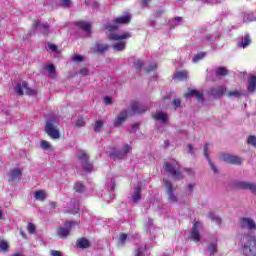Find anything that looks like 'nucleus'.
Listing matches in <instances>:
<instances>
[{
	"label": "nucleus",
	"instance_id": "1",
	"mask_svg": "<svg viewBox=\"0 0 256 256\" xmlns=\"http://www.w3.org/2000/svg\"><path fill=\"white\" fill-rule=\"evenodd\" d=\"M145 111H147V106L134 101L131 103L129 112H127V110H122L119 113V115L117 116V118L114 121V126L119 127L120 125H123V123H125V119H127L128 115H137L139 113H145Z\"/></svg>",
	"mask_w": 256,
	"mask_h": 256
},
{
	"label": "nucleus",
	"instance_id": "2",
	"mask_svg": "<svg viewBox=\"0 0 256 256\" xmlns=\"http://www.w3.org/2000/svg\"><path fill=\"white\" fill-rule=\"evenodd\" d=\"M241 249L245 256H256L255 236L245 235L241 238Z\"/></svg>",
	"mask_w": 256,
	"mask_h": 256
},
{
	"label": "nucleus",
	"instance_id": "3",
	"mask_svg": "<svg viewBox=\"0 0 256 256\" xmlns=\"http://www.w3.org/2000/svg\"><path fill=\"white\" fill-rule=\"evenodd\" d=\"M59 121L55 117L48 118L46 120L45 131L52 139H59L61 137L59 129H57Z\"/></svg>",
	"mask_w": 256,
	"mask_h": 256
},
{
	"label": "nucleus",
	"instance_id": "4",
	"mask_svg": "<svg viewBox=\"0 0 256 256\" xmlns=\"http://www.w3.org/2000/svg\"><path fill=\"white\" fill-rule=\"evenodd\" d=\"M165 170L174 177V179H183V174L179 171V162L176 160H170L165 164Z\"/></svg>",
	"mask_w": 256,
	"mask_h": 256
},
{
	"label": "nucleus",
	"instance_id": "5",
	"mask_svg": "<svg viewBox=\"0 0 256 256\" xmlns=\"http://www.w3.org/2000/svg\"><path fill=\"white\" fill-rule=\"evenodd\" d=\"M168 203H171L173 205L179 203V197H177V194L175 193V188H173V184L169 180H163Z\"/></svg>",
	"mask_w": 256,
	"mask_h": 256
},
{
	"label": "nucleus",
	"instance_id": "6",
	"mask_svg": "<svg viewBox=\"0 0 256 256\" xmlns=\"http://www.w3.org/2000/svg\"><path fill=\"white\" fill-rule=\"evenodd\" d=\"M76 157L86 173H91V171H93V164L89 163V156L87 153L79 151L76 154Z\"/></svg>",
	"mask_w": 256,
	"mask_h": 256
},
{
	"label": "nucleus",
	"instance_id": "7",
	"mask_svg": "<svg viewBox=\"0 0 256 256\" xmlns=\"http://www.w3.org/2000/svg\"><path fill=\"white\" fill-rule=\"evenodd\" d=\"M14 91L16 95H37V91L28 88L27 82H19L14 86Z\"/></svg>",
	"mask_w": 256,
	"mask_h": 256
},
{
	"label": "nucleus",
	"instance_id": "8",
	"mask_svg": "<svg viewBox=\"0 0 256 256\" xmlns=\"http://www.w3.org/2000/svg\"><path fill=\"white\" fill-rule=\"evenodd\" d=\"M131 21V15L126 14L115 19V25H106L107 31H115L119 29V25H125Z\"/></svg>",
	"mask_w": 256,
	"mask_h": 256
},
{
	"label": "nucleus",
	"instance_id": "9",
	"mask_svg": "<svg viewBox=\"0 0 256 256\" xmlns=\"http://www.w3.org/2000/svg\"><path fill=\"white\" fill-rule=\"evenodd\" d=\"M132 149L133 148L131 147V145L124 144L123 147H122V151H120V152L113 149L110 152V157L114 160L123 159V157H125V155H128V153H131Z\"/></svg>",
	"mask_w": 256,
	"mask_h": 256
},
{
	"label": "nucleus",
	"instance_id": "10",
	"mask_svg": "<svg viewBox=\"0 0 256 256\" xmlns=\"http://www.w3.org/2000/svg\"><path fill=\"white\" fill-rule=\"evenodd\" d=\"M239 225L245 231H255L256 229L255 220L250 217L240 218Z\"/></svg>",
	"mask_w": 256,
	"mask_h": 256
},
{
	"label": "nucleus",
	"instance_id": "11",
	"mask_svg": "<svg viewBox=\"0 0 256 256\" xmlns=\"http://www.w3.org/2000/svg\"><path fill=\"white\" fill-rule=\"evenodd\" d=\"M220 159L230 165H241V163H243V158L233 154H222Z\"/></svg>",
	"mask_w": 256,
	"mask_h": 256
},
{
	"label": "nucleus",
	"instance_id": "12",
	"mask_svg": "<svg viewBox=\"0 0 256 256\" xmlns=\"http://www.w3.org/2000/svg\"><path fill=\"white\" fill-rule=\"evenodd\" d=\"M201 229H203V224L201 222L197 221L193 224L191 234H190L192 241L199 243V241L201 240V235L199 234Z\"/></svg>",
	"mask_w": 256,
	"mask_h": 256
},
{
	"label": "nucleus",
	"instance_id": "13",
	"mask_svg": "<svg viewBox=\"0 0 256 256\" xmlns=\"http://www.w3.org/2000/svg\"><path fill=\"white\" fill-rule=\"evenodd\" d=\"M225 91H227L225 86H218L210 88L208 90V94L214 97V99H219V97H223V95H225Z\"/></svg>",
	"mask_w": 256,
	"mask_h": 256
},
{
	"label": "nucleus",
	"instance_id": "14",
	"mask_svg": "<svg viewBox=\"0 0 256 256\" xmlns=\"http://www.w3.org/2000/svg\"><path fill=\"white\" fill-rule=\"evenodd\" d=\"M219 240H217V236L213 235L210 237V240L207 245V252L209 255H215L217 253V243Z\"/></svg>",
	"mask_w": 256,
	"mask_h": 256
},
{
	"label": "nucleus",
	"instance_id": "15",
	"mask_svg": "<svg viewBox=\"0 0 256 256\" xmlns=\"http://www.w3.org/2000/svg\"><path fill=\"white\" fill-rule=\"evenodd\" d=\"M235 187H237V189H247L252 193H256V185L251 182L238 181L235 183Z\"/></svg>",
	"mask_w": 256,
	"mask_h": 256
},
{
	"label": "nucleus",
	"instance_id": "16",
	"mask_svg": "<svg viewBox=\"0 0 256 256\" xmlns=\"http://www.w3.org/2000/svg\"><path fill=\"white\" fill-rule=\"evenodd\" d=\"M75 224V222L70 221L68 222V227L69 228H63L60 227L57 230V235L60 239H66V237H69V233H71V227H73V225Z\"/></svg>",
	"mask_w": 256,
	"mask_h": 256
},
{
	"label": "nucleus",
	"instance_id": "17",
	"mask_svg": "<svg viewBox=\"0 0 256 256\" xmlns=\"http://www.w3.org/2000/svg\"><path fill=\"white\" fill-rule=\"evenodd\" d=\"M186 99H189V97H195L199 103H203V92H200L198 90L192 89L188 90V93L184 95Z\"/></svg>",
	"mask_w": 256,
	"mask_h": 256
},
{
	"label": "nucleus",
	"instance_id": "18",
	"mask_svg": "<svg viewBox=\"0 0 256 256\" xmlns=\"http://www.w3.org/2000/svg\"><path fill=\"white\" fill-rule=\"evenodd\" d=\"M209 151H211V144H205L204 146V157H206L212 171L214 173H218L217 171V167H215V164H213V162L211 161V159H209Z\"/></svg>",
	"mask_w": 256,
	"mask_h": 256
},
{
	"label": "nucleus",
	"instance_id": "19",
	"mask_svg": "<svg viewBox=\"0 0 256 256\" xmlns=\"http://www.w3.org/2000/svg\"><path fill=\"white\" fill-rule=\"evenodd\" d=\"M33 26L35 29H39L43 33V35H47L49 33V24L48 23H43L41 21H35Z\"/></svg>",
	"mask_w": 256,
	"mask_h": 256
},
{
	"label": "nucleus",
	"instance_id": "20",
	"mask_svg": "<svg viewBox=\"0 0 256 256\" xmlns=\"http://www.w3.org/2000/svg\"><path fill=\"white\" fill-rule=\"evenodd\" d=\"M153 118L155 119V121H158L159 123H167V121H169V116L167 115V113L165 112H156L153 115Z\"/></svg>",
	"mask_w": 256,
	"mask_h": 256
},
{
	"label": "nucleus",
	"instance_id": "21",
	"mask_svg": "<svg viewBox=\"0 0 256 256\" xmlns=\"http://www.w3.org/2000/svg\"><path fill=\"white\" fill-rule=\"evenodd\" d=\"M131 199L133 203H139L141 201V184H137L134 188Z\"/></svg>",
	"mask_w": 256,
	"mask_h": 256
},
{
	"label": "nucleus",
	"instance_id": "22",
	"mask_svg": "<svg viewBox=\"0 0 256 256\" xmlns=\"http://www.w3.org/2000/svg\"><path fill=\"white\" fill-rule=\"evenodd\" d=\"M131 37V34L129 32H126L122 35L111 33L109 35V39L114 40V41H123V39H129Z\"/></svg>",
	"mask_w": 256,
	"mask_h": 256
},
{
	"label": "nucleus",
	"instance_id": "23",
	"mask_svg": "<svg viewBox=\"0 0 256 256\" xmlns=\"http://www.w3.org/2000/svg\"><path fill=\"white\" fill-rule=\"evenodd\" d=\"M77 25L80 29H82V31H85L87 35L91 34V23L86 21H80V22H77Z\"/></svg>",
	"mask_w": 256,
	"mask_h": 256
},
{
	"label": "nucleus",
	"instance_id": "24",
	"mask_svg": "<svg viewBox=\"0 0 256 256\" xmlns=\"http://www.w3.org/2000/svg\"><path fill=\"white\" fill-rule=\"evenodd\" d=\"M238 47L240 49H246V47H249L251 45V37L249 35L244 36L240 42H238Z\"/></svg>",
	"mask_w": 256,
	"mask_h": 256
},
{
	"label": "nucleus",
	"instance_id": "25",
	"mask_svg": "<svg viewBox=\"0 0 256 256\" xmlns=\"http://www.w3.org/2000/svg\"><path fill=\"white\" fill-rule=\"evenodd\" d=\"M107 49H109V45L97 42L93 48V51L94 53H105Z\"/></svg>",
	"mask_w": 256,
	"mask_h": 256
},
{
	"label": "nucleus",
	"instance_id": "26",
	"mask_svg": "<svg viewBox=\"0 0 256 256\" xmlns=\"http://www.w3.org/2000/svg\"><path fill=\"white\" fill-rule=\"evenodd\" d=\"M9 175H10V181H19L22 175L21 169L19 168L14 169L10 172Z\"/></svg>",
	"mask_w": 256,
	"mask_h": 256
},
{
	"label": "nucleus",
	"instance_id": "27",
	"mask_svg": "<svg viewBox=\"0 0 256 256\" xmlns=\"http://www.w3.org/2000/svg\"><path fill=\"white\" fill-rule=\"evenodd\" d=\"M34 198L36 199V201H45V199H47V191L37 190L34 193Z\"/></svg>",
	"mask_w": 256,
	"mask_h": 256
},
{
	"label": "nucleus",
	"instance_id": "28",
	"mask_svg": "<svg viewBox=\"0 0 256 256\" xmlns=\"http://www.w3.org/2000/svg\"><path fill=\"white\" fill-rule=\"evenodd\" d=\"M187 77H189L188 72L183 70L177 72L174 76V79H177V81H186Z\"/></svg>",
	"mask_w": 256,
	"mask_h": 256
},
{
	"label": "nucleus",
	"instance_id": "29",
	"mask_svg": "<svg viewBox=\"0 0 256 256\" xmlns=\"http://www.w3.org/2000/svg\"><path fill=\"white\" fill-rule=\"evenodd\" d=\"M256 89V76H252L248 81V91L249 93H254Z\"/></svg>",
	"mask_w": 256,
	"mask_h": 256
},
{
	"label": "nucleus",
	"instance_id": "30",
	"mask_svg": "<svg viewBox=\"0 0 256 256\" xmlns=\"http://www.w3.org/2000/svg\"><path fill=\"white\" fill-rule=\"evenodd\" d=\"M77 245L80 247V249H87L91 246V243L87 240V238H81L77 241Z\"/></svg>",
	"mask_w": 256,
	"mask_h": 256
},
{
	"label": "nucleus",
	"instance_id": "31",
	"mask_svg": "<svg viewBox=\"0 0 256 256\" xmlns=\"http://www.w3.org/2000/svg\"><path fill=\"white\" fill-rule=\"evenodd\" d=\"M125 41H120V42H116L115 44H113V49L114 51H125Z\"/></svg>",
	"mask_w": 256,
	"mask_h": 256
},
{
	"label": "nucleus",
	"instance_id": "32",
	"mask_svg": "<svg viewBox=\"0 0 256 256\" xmlns=\"http://www.w3.org/2000/svg\"><path fill=\"white\" fill-rule=\"evenodd\" d=\"M205 55H207L205 52H200V53L196 54L193 57L192 62L199 63V61H201L202 59H205Z\"/></svg>",
	"mask_w": 256,
	"mask_h": 256
},
{
	"label": "nucleus",
	"instance_id": "33",
	"mask_svg": "<svg viewBox=\"0 0 256 256\" xmlns=\"http://www.w3.org/2000/svg\"><path fill=\"white\" fill-rule=\"evenodd\" d=\"M44 68L46 69V71H48V73H50L52 77H55V65L46 64Z\"/></svg>",
	"mask_w": 256,
	"mask_h": 256
},
{
	"label": "nucleus",
	"instance_id": "34",
	"mask_svg": "<svg viewBox=\"0 0 256 256\" xmlns=\"http://www.w3.org/2000/svg\"><path fill=\"white\" fill-rule=\"evenodd\" d=\"M210 219L216 223V225H221V218L219 216L215 215V213L211 212L209 215Z\"/></svg>",
	"mask_w": 256,
	"mask_h": 256
},
{
	"label": "nucleus",
	"instance_id": "35",
	"mask_svg": "<svg viewBox=\"0 0 256 256\" xmlns=\"http://www.w3.org/2000/svg\"><path fill=\"white\" fill-rule=\"evenodd\" d=\"M241 95H243V92L241 90H234V91H230L228 93V97H241Z\"/></svg>",
	"mask_w": 256,
	"mask_h": 256
},
{
	"label": "nucleus",
	"instance_id": "36",
	"mask_svg": "<svg viewBox=\"0 0 256 256\" xmlns=\"http://www.w3.org/2000/svg\"><path fill=\"white\" fill-rule=\"evenodd\" d=\"M101 129H103V121L102 120H98L95 125H94V131L96 133H99V131H101Z\"/></svg>",
	"mask_w": 256,
	"mask_h": 256
},
{
	"label": "nucleus",
	"instance_id": "37",
	"mask_svg": "<svg viewBox=\"0 0 256 256\" xmlns=\"http://www.w3.org/2000/svg\"><path fill=\"white\" fill-rule=\"evenodd\" d=\"M84 57H83V55H79V54H74L73 56H72V61H74L75 63H81V62H83L84 61Z\"/></svg>",
	"mask_w": 256,
	"mask_h": 256
},
{
	"label": "nucleus",
	"instance_id": "38",
	"mask_svg": "<svg viewBox=\"0 0 256 256\" xmlns=\"http://www.w3.org/2000/svg\"><path fill=\"white\" fill-rule=\"evenodd\" d=\"M106 187H107L109 193H111V191H115V181L110 180L108 183H106Z\"/></svg>",
	"mask_w": 256,
	"mask_h": 256
},
{
	"label": "nucleus",
	"instance_id": "39",
	"mask_svg": "<svg viewBox=\"0 0 256 256\" xmlns=\"http://www.w3.org/2000/svg\"><path fill=\"white\" fill-rule=\"evenodd\" d=\"M247 143L248 145H252L253 147H256V136L255 135L249 136L247 139Z\"/></svg>",
	"mask_w": 256,
	"mask_h": 256
},
{
	"label": "nucleus",
	"instance_id": "40",
	"mask_svg": "<svg viewBox=\"0 0 256 256\" xmlns=\"http://www.w3.org/2000/svg\"><path fill=\"white\" fill-rule=\"evenodd\" d=\"M216 75H219V76H225L227 75V68L225 67H220L216 70Z\"/></svg>",
	"mask_w": 256,
	"mask_h": 256
},
{
	"label": "nucleus",
	"instance_id": "41",
	"mask_svg": "<svg viewBox=\"0 0 256 256\" xmlns=\"http://www.w3.org/2000/svg\"><path fill=\"white\" fill-rule=\"evenodd\" d=\"M243 21L245 23L249 22V21H255V15L253 14H245L243 17Z\"/></svg>",
	"mask_w": 256,
	"mask_h": 256
},
{
	"label": "nucleus",
	"instance_id": "42",
	"mask_svg": "<svg viewBox=\"0 0 256 256\" xmlns=\"http://www.w3.org/2000/svg\"><path fill=\"white\" fill-rule=\"evenodd\" d=\"M74 189L77 193H83L85 187L83 186V184L78 182L75 184Z\"/></svg>",
	"mask_w": 256,
	"mask_h": 256
},
{
	"label": "nucleus",
	"instance_id": "43",
	"mask_svg": "<svg viewBox=\"0 0 256 256\" xmlns=\"http://www.w3.org/2000/svg\"><path fill=\"white\" fill-rule=\"evenodd\" d=\"M27 230H28V233H30L31 235L35 234V231H36L35 224L28 223Z\"/></svg>",
	"mask_w": 256,
	"mask_h": 256
},
{
	"label": "nucleus",
	"instance_id": "44",
	"mask_svg": "<svg viewBox=\"0 0 256 256\" xmlns=\"http://www.w3.org/2000/svg\"><path fill=\"white\" fill-rule=\"evenodd\" d=\"M7 249H9V243H7L5 240H2L0 242V251H7Z\"/></svg>",
	"mask_w": 256,
	"mask_h": 256
},
{
	"label": "nucleus",
	"instance_id": "45",
	"mask_svg": "<svg viewBox=\"0 0 256 256\" xmlns=\"http://www.w3.org/2000/svg\"><path fill=\"white\" fill-rule=\"evenodd\" d=\"M207 41L213 42L219 39V34H209L206 36Z\"/></svg>",
	"mask_w": 256,
	"mask_h": 256
},
{
	"label": "nucleus",
	"instance_id": "46",
	"mask_svg": "<svg viewBox=\"0 0 256 256\" xmlns=\"http://www.w3.org/2000/svg\"><path fill=\"white\" fill-rule=\"evenodd\" d=\"M145 249H146L145 246H142V247L138 248L135 256H145V254H143L145 252Z\"/></svg>",
	"mask_w": 256,
	"mask_h": 256
},
{
	"label": "nucleus",
	"instance_id": "47",
	"mask_svg": "<svg viewBox=\"0 0 256 256\" xmlns=\"http://www.w3.org/2000/svg\"><path fill=\"white\" fill-rule=\"evenodd\" d=\"M143 65H144L143 60H136L134 62L135 69H141V67H143Z\"/></svg>",
	"mask_w": 256,
	"mask_h": 256
},
{
	"label": "nucleus",
	"instance_id": "48",
	"mask_svg": "<svg viewBox=\"0 0 256 256\" xmlns=\"http://www.w3.org/2000/svg\"><path fill=\"white\" fill-rule=\"evenodd\" d=\"M85 125V119L78 118L76 121V127H83Z\"/></svg>",
	"mask_w": 256,
	"mask_h": 256
},
{
	"label": "nucleus",
	"instance_id": "49",
	"mask_svg": "<svg viewBox=\"0 0 256 256\" xmlns=\"http://www.w3.org/2000/svg\"><path fill=\"white\" fill-rule=\"evenodd\" d=\"M51 147V144L48 141L43 140L41 142V148L42 149H49Z\"/></svg>",
	"mask_w": 256,
	"mask_h": 256
},
{
	"label": "nucleus",
	"instance_id": "50",
	"mask_svg": "<svg viewBox=\"0 0 256 256\" xmlns=\"http://www.w3.org/2000/svg\"><path fill=\"white\" fill-rule=\"evenodd\" d=\"M60 5L62 7H69L71 5V0H60Z\"/></svg>",
	"mask_w": 256,
	"mask_h": 256
},
{
	"label": "nucleus",
	"instance_id": "51",
	"mask_svg": "<svg viewBox=\"0 0 256 256\" xmlns=\"http://www.w3.org/2000/svg\"><path fill=\"white\" fill-rule=\"evenodd\" d=\"M0 113H9V108H7L5 104H0Z\"/></svg>",
	"mask_w": 256,
	"mask_h": 256
},
{
	"label": "nucleus",
	"instance_id": "52",
	"mask_svg": "<svg viewBox=\"0 0 256 256\" xmlns=\"http://www.w3.org/2000/svg\"><path fill=\"white\" fill-rule=\"evenodd\" d=\"M119 241L122 245H124L125 241H127V234H121L119 237Z\"/></svg>",
	"mask_w": 256,
	"mask_h": 256
},
{
	"label": "nucleus",
	"instance_id": "53",
	"mask_svg": "<svg viewBox=\"0 0 256 256\" xmlns=\"http://www.w3.org/2000/svg\"><path fill=\"white\" fill-rule=\"evenodd\" d=\"M155 69H157V64L156 63H152L150 64L149 68H146L147 73L151 72V71H155Z\"/></svg>",
	"mask_w": 256,
	"mask_h": 256
},
{
	"label": "nucleus",
	"instance_id": "54",
	"mask_svg": "<svg viewBox=\"0 0 256 256\" xmlns=\"http://www.w3.org/2000/svg\"><path fill=\"white\" fill-rule=\"evenodd\" d=\"M48 49H50V51L55 53V52H57V45H55V44H48Z\"/></svg>",
	"mask_w": 256,
	"mask_h": 256
},
{
	"label": "nucleus",
	"instance_id": "55",
	"mask_svg": "<svg viewBox=\"0 0 256 256\" xmlns=\"http://www.w3.org/2000/svg\"><path fill=\"white\" fill-rule=\"evenodd\" d=\"M104 103L105 105H111V103H113V100L111 99V97L106 96L104 97Z\"/></svg>",
	"mask_w": 256,
	"mask_h": 256
},
{
	"label": "nucleus",
	"instance_id": "56",
	"mask_svg": "<svg viewBox=\"0 0 256 256\" xmlns=\"http://www.w3.org/2000/svg\"><path fill=\"white\" fill-rule=\"evenodd\" d=\"M151 0H141V7H149Z\"/></svg>",
	"mask_w": 256,
	"mask_h": 256
},
{
	"label": "nucleus",
	"instance_id": "57",
	"mask_svg": "<svg viewBox=\"0 0 256 256\" xmlns=\"http://www.w3.org/2000/svg\"><path fill=\"white\" fill-rule=\"evenodd\" d=\"M173 105L176 107H181V100L179 98H175L173 100Z\"/></svg>",
	"mask_w": 256,
	"mask_h": 256
},
{
	"label": "nucleus",
	"instance_id": "58",
	"mask_svg": "<svg viewBox=\"0 0 256 256\" xmlns=\"http://www.w3.org/2000/svg\"><path fill=\"white\" fill-rule=\"evenodd\" d=\"M51 255L52 256H63L61 251H57V250H51Z\"/></svg>",
	"mask_w": 256,
	"mask_h": 256
},
{
	"label": "nucleus",
	"instance_id": "59",
	"mask_svg": "<svg viewBox=\"0 0 256 256\" xmlns=\"http://www.w3.org/2000/svg\"><path fill=\"white\" fill-rule=\"evenodd\" d=\"M187 149L190 155H195V152L193 151V146L191 144L187 145Z\"/></svg>",
	"mask_w": 256,
	"mask_h": 256
},
{
	"label": "nucleus",
	"instance_id": "60",
	"mask_svg": "<svg viewBox=\"0 0 256 256\" xmlns=\"http://www.w3.org/2000/svg\"><path fill=\"white\" fill-rule=\"evenodd\" d=\"M89 73V70L87 68H83L82 70L79 71L80 75H87Z\"/></svg>",
	"mask_w": 256,
	"mask_h": 256
},
{
	"label": "nucleus",
	"instance_id": "61",
	"mask_svg": "<svg viewBox=\"0 0 256 256\" xmlns=\"http://www.w3.org/2000/svg\"><path fill=\"white\" fill-rule=\"evenodd\" d=\"M153 225V219H148V222L146 223V227H151Z\"/></svg>",
	"mask_w": 256,
	"mask_h": 256
},
{
	"label": "nucleus",
	"instance_id": "62",
	"mask_svg": "<svg viewBox=\"0 0 256 256\" xmlns=\"http://www.w3.org/2000/svg\"><path fill=\"white\" fill-rule=\"evenodd\" d=\"M50 207H51L52 209H56V208H57V203L51 202V203H50Z\"/></svg>",
	"mask_w": 256,
	"mask_h": 256
},
{
	"label": "nucleus",
	"instance_id": "63",
	"mask_svg": "<svg viewBox=\"0 0 256 256\" xmlns=\"http://www.w3.org/2000/svg\"><path fill=\"white\" fill-rule=\"evenodd\" d=\"M193 187H195V185L189 184V185L187 186L188 191H193Z\"/></svg>",
	"mask_w": 256,
	"mask_h": 256
},
{
	"label": "nucleus",
	"instance_id": "64",
	"mask_svg": "<svg viewBox=\"0 0 256 256\" xmlns=\"http://www.w3.org/2000/svg\"><path fill=\"white\" fill-rule=\"evenodd\" d=\"M174 21H175L176 25H179V21H181V17L175 18Z\"/></svg>",
	"mask_w": 256,
	"mask_h": 256
}]
</instances>
